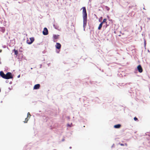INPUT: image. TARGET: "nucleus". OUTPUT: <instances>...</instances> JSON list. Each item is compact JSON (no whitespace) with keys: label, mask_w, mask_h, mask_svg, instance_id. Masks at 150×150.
Listing matches in <instances>:
<instances>
[{"label":"nucleus","mask_w":150,"mask_h":150,"mask_svg":"<svg viewBox=\"0 0 150 150\" xmlns=\"http://www.w3.org/2000/svg\"><path fill=\"white\" fill-rule=\"evenodd\" d=\"M1 62H0V64H1Z\"/></svg>","instance_id":"b1692460"},{"label":"nucleus","mask_w":150,"mask_h":150,"mask_svg":"<svg viewBox=\"0 0 150 150\" xmlns=\"http://www.w3.org/2000/svg\"><path fill=\"white\" fill-rule=\"evenodd\" d=\"M14 51L15 54L17 55L18 54V50H16L15 49H14Z\"/></svg>","instance_id":"f8f14e48"},{"label":"nucleus","mask_w":150,"mask_h":150,"mask_svg":"<svg viewBox=\"0 0 150 150\" xmlns=\"http://www.w3.org/2000/svg\"><path fill=\"white\" fill-rule=\"evenodd\" d=\"M30 42H29V44H30L33 43L34 40V38H30Z\"/></svg>","instance_id":"1a4fd4ad"},{"label":"nucleus","mask_w":150,"mask_h":150,"mask_svg":"<svg viewBox=\"0 0 150 150\" xmlns=\"http://www.w3.org/2000/svg\"><path fill=\"white\" fill-rule=\"evenodd\" d=\"M2 52V50H0V52Z\"/></svg>","instance_id":"4be33fe9"},{"label":"nucleus","mask_w":150,"mask_h":150,"mask_svg":"<svg viewBox=\"0 0 150 150\" xmlns=\"http://www.w3.org/2000/svg\"><path fill=\"white\" fill-rule=\"evenodd\" d=\"M6 79H9L13 78V76L11 73L8 72L6 74Z\"/></svg>","instance_id":"f03ea898"},{"label":"nucleus","mask_w":150,"mask_h":150,"mask_svg":"<svg viewBox=\"0 0 150 150\" xmlns=\"http://www.w3.org/2000/svg\"><path fill=\"white\" fill-rule=\"evenodd\" d=\"M121 126V125L120 124H117L115 125L114 126V127L115 128H119Z\"/></svg>","instance_id":"9d476101"},{"label":"nucleus","mask_w":150,"mask_h":150,"mask_svg":"<svg viewBox=\"0 0 150 150\" xmlns=\"http://www.w3.org/2000/svg\"><path fill=\"white\" fill-rule=\"evenodd\" d=\"M1 31L3 33H4L5 30V28L4 27L1 28Z\"/></svg>","instance_id":"ddd939ff"},{"label":"nucleus","mask_w":150,"mask_h":150,"mask_svg":"<svg viewBox=\"0 0 150 150\" xmlns=\"http://www.w3.org/2000/svg\"><path fill=\"white\" fill-rule=\"evenodd\" d=\"M31 116V115L29 112L27 114V118H28L29 119Z\"/></svg>","instance_id":"4468645a"},{"label":"nucleus","mask_w":150,"mask_h":150,"mask_svg":"<svg viewBox=\"0 0 150 150\" xmlns=\"http://www.w3.org/2000/svg\"><path fill=\"white\" fill-rule=\"evenodd\" d=\"M0 75L3 78L6 79V74H5L3 71L0 72Z\"/></svg>","instance_id":"423d86ee"},{"label":"nucleus","mask_w":150,"mask_h":150,"mask_svg":"<svg viewBox=\"0 0 150 150\" xmlns=\"http://www.w3.org/2000/svg\"><path fill=\"white\" fill-rule=\"evenodd\" d=\"M106 21H107V19L106 18L104 19L103 20V21L102 23H105V22H106V23H107V22H106Z\"/></svg>","instance_id":"f3484780"},{"label":"nucleus","mask_w":150,"mask_h":150,"mask_svg":"<svg viewBox=\"0 0 150 150\" xmlns=\"http://www.w3.org/2000/svg\"><path fill=\"white\" fill-rule=\"evenodd\" d=\"M40 86V85L39 84H37L35 85L33 87L34 89H37L39 88Z\"/></svg>","instance_id":"0eeeda50"},{"label":"nucleus","mask_w":150,"mask_h":150,"mask_svg":"<svg viewBox=\"0 0 150 150\" xmlns=\"http://www.w3.org/2000/svg\"><path fill=\"white\" fill-rule=\"evenodd\" d=\"M81 9H82V14L83 19V26L85 28L86 26L87 21V14L86 7H83Z\"/></svg>","instance_id":"f257e3e1"},{"label":"nucleus","mask_w":150,"mask_h":150,"mask_svg":"<svg viewBox=\"0 0 150 150\" xmlns=\"http://www.w3.org/2000/svg\"><path fill=\"white\" fill-rule=\"evenodd\" d=\"M28 118H26L25 119V121H24V123H27L28 120H29Z\"/></svg>","instance_id":"dca6fc26"},{"label":"nucleus","mask_w":150,"mask_h":150,"mask_svg":"<svg viewBox=\"0 0 150 150\" xmlns=\"http://www.w3.org/2000/svg\"><path fill=\"white\" fill-rule=\"evenodd\" d=\"M56 47L57 49H60L61 47V44L59 43H57L56 45Z\"/></svg>","instance_id":"6e6552de"},{"label":"nucleus","mask_w":150,"mask_h":150,"mask_svg":"<svg viewBox=\"0 0 150 150\" xmlns=\"http://www.w3.org/2000/svg\"><path fill=\"white\" fill-rule=\"evenodd\" d=\"M137 68L139 72L142 73V72L143 69L140 65H139L137 66Z\"/></svg>","instance_id":"20e7f679"},{"label":"nucleus","mask_w":150,"mask_h":150,"mask_svg":"<svg viewBox=\"0 0 150 150\" xmlns=\"http://www.w3.org/2000/svg\"><path fill=\"white\" fill-rule=\"evenodd\" d=\"M42 33L44 35H47L48 34V30L47 28H44V30L42 31Z\"/></svg>","instance_id":"7ed1b4c3"},{"label":"nucleus","mask_w":150,"mask_h":150,"mask_svg":"<svg viewBox=\"0 0 150 150\" xmlns=\"http://www.w3.org/2000/svg\"><path fill=\"white\" fill-rule=\"evenodd\" d=\"M1 90L0 89V92H1Z\"/></svg>","instance_id":"393cba45"},{"label":"nucleus","mask_w":150,"mask_h":150,"mask_svg":"<svg viewBox=\"0 0 150 150\" xmlns=\"http://www.w3.org/2000/svg\"><path fill=\"white\" fill-rule=\"evenodd\" d=\"M59 35H53V38L54 39V41L56 42L57 41L56 40L58 39L59 38Z\"/></svg>","instance_id":"39448f33"},{"label":"nucleus","mask_w":150,"mask_h":150,"mask_svg":"<svg viewBox=\"0 0 150 150\" xmlns=\"http://www.w3.org/2000/svg\"><path fill=\"white\" fill-rule=\"evenodd\" d=\"M105 8L106 10L108 11H109L110 9V8L107 6H105Z\"/></svg>","instance_id":"2eb2a0df"},{"label":"nucleus","mask_w":150,"mask_h":150,"mask_svg":"<svg viewBox=\"0 0 150 150\" xmlns=\"http://www.w3.org/2000/svg\"><path fill=\"white\" fill-rule=\"evenodd\" d=\"M29 42H30V40H27V42L28 44H29Z\"/></svg>","instance_id":"a211bd4d"},{"label":"nucleus","mask_w":150,"mask_h":150,"mask_svg":"<svg viewBox=\"0 0 150 150\" xmlns=\"http://www.w3.org/2000/svg\"><path fill=\"white\" fill-rule=\"evenodd\" d=\"M120 145L121 146H124V144H120Z\"/></svg>","instance_id":"aec40b11"},{"label":"nucleus","mask_w":150,"mask_h":150,"mask_svg":"<svg viewBox=\"0 0 150 150\" xmlns=\"http://www.w3.org/2000/svg\"><path fill=\"white\" fill-rule=\"evenodd\" d=\"M134 120L136 121V120H137L138 119L136 117H134Z\"/></svg>","instance_id":"6ab92c4d"},{"label":"nucleus","mask_w":150,"mask_h":150,"mask_svg":"<svg viewBox=\"0 0 150 150\" xmlns=\"http://www.w3.org/2000/svg\"><path fill=\"white\" fill-rule=\"evenodd\" d=\"M20 77V75H19V76H18V77Z\"/></svg>","instance_id":"5701e85b"},{"label":"nucleus","mask_w":150,"mask_h":150,"mask_svg":"<svg viewBox=\"0 0 150 150\" xmlns=\"http://www.w3.org/2000/svg\"><path fill=\"white\" fill-rule=\"evenodd\" d=\"M124 145H125V146H127V144H126V143L125 144H124Z\"/></svg>","instance_id":"412c9836"},{"label":"nucleus","mask_w":150,"mask_h":150,"mask_svg":"<svg viewBox=\"0 0 150 150\" xmlns=\"http://www.w3.org/2000/svg\"><path fill=\"white\" fill-rule=\"evenodd\" d=\"M103 25V23H101L99 25V26L98 28V29L99 30H100Z\"/></svg>","instance_id":"9b49d317"}]
</instances>
